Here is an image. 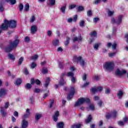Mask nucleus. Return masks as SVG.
<instances>
[{
    "label": "nucleus",
    "mask_w": 128,
    "mask_h": 128,
    "mask_svg": "<svg viewBox=\"0 0 128 128\" xmlns=\"http://www.w3.org/2000/svg\"><path fill=\"white\" fill-rule=\"evenodd\" d=\"M20 42V40H16L14 41H9V44L4 48V50L6 52H12L14 48L18 47V45Z\"/></svg>",
    "instance_id": "nucleus-1"
},
{
    "label": "nucleus",
    "mask_w": 128,
    "mask_h": 128,
    "mask_svg": "<svg viewBox=\"0 0 128 128\" xmlns=\"http://www.w3.org/2000/svg\"><path fill=\"white\" fill-rule=\"evenodd\" d=\"M4 24H5V26L6 25L8 26H8L11 28H16V21L14 20H10L8 21L6 20H4Z\"/></svg>",
    "instance_id": "nucleus-2"
},
{
    "label": "nucleus",
    "mask_w": 128,
    "mask_h": 128,
    "mask_svg": "<svg viewBox=\"0 0 128 128\" xmlns=\"http://www.w3.org/2000/svg\"><path fill=\"white\" fill-rule=\"evenodd\" d=\"M74 62H80V65L82 68H86V63L84 62V60L82 56L78 57L76 56H74L73 59Z\"/></svg>",
    "instance_id": "nucleus-3"
},
{
    "label": "nucleus",
    "mask_w": 128,
    "mask_h": 128,
    "mask_svg": "<svg viewBox=\"0 0 128 128\" xmlns=\"http://www.w3.org/2000/svg\"><path fill=\"white\" fill-rule=\"evenodd\" d=\"M84 102H86V104H89L90 100L88 98H81L78 99L77 102L75 103L74 106H82V104H84Z\"/></svg>",
    "instance_id": "nucleus-4"
},
{
    "label": "nucleus",
    "mask_w": 128,
    "mask_h": 128,
    "mask_svg": "<svg viewBox=\"0 0 128 128\" xmlns=\"http://www.w3.org/2000/svg\"><path fill=\"white\" fill-rule=\"evenodd\" d=\"M122 18L124 16L122 15H120L118 18L116 19L112 18H111V24H116L117 26H120V24H122Z\"/></svg>",
    "instance_id": "nucleus-5"
},
{
    "label": "nucleus",
    "mask_w": 128,
    "mask_h": 128,
    "mask_svg": "<svg viewBox=\"0 0 128 128\" xmlns=\"http://www.w3.org/2000/svg\"><path fill=\"white\" fill-rule=\"evenodd\" d=\"M114 68V65L112 62H106L104 66V68L106 70L112 72Z\"/></svg>",
    "instance_id": "nucleus-6"
},
{
    "label": "nucleus",
    "mask_w": 128,
    "mask_h": 128,
    "mask_svg": "<svg viewBox=\"0 0 128 128\" xmlns=\"http://www.w3.org/2000/svg\"><path fill=\"white\" fill-rule=\"evenodd\" d=\"M102 86H94L93 88H92L90 90V92L93 94H95L96 92H102Z\"/></svg>",
    "instance_id": "nucleus-7"
},
{
    "label": "nucleus",
    "mask_w": 128,
    "mask_h": 128,
    "mask_svg": "<svg viewBox=\"0 0 128 128\" xmlns=\"http://www.w3.org/2000/svg\"><path fill=\"white\" fill-rule=\"evenodd\" d=\"M74 88L71 87L70 90V94L67 96V98L68 100H72V98L74 96Z\"/></svg>",
    "instance_id": "nucleus-8"
},
{
    "label": "nucleus",
    "mask_w": 128,
    "mask_h": 128,
    "mask_svg": "<svg viewBox=\"0 0 128 128\" xmlns=\"http://www.w3.org/2000/svg\"><path fill=\"white\" fill-rule=\"evenodd\" d=\"M90 42H92L94 40V39L92 38H96V32L94 31L92 32L90 34Z\"/></svg>",
    "instance_id": "nucleus-9"
},
{
    "label": "nucleus",
    "mask_w": 128,
    "mask_h": 128,
    "mask_svg": "<svg viewBox=\"0 0 128 128\" xmlns=\"http://www.w3.org/2000/svg\"><path fill=\"white\" fill-rule=\"evenodd\" d=\"M30 84H36L38 86L40 84L41 82L38 79H36V80H34V78H32L30 80Z\"/></svg>",
    "instance_id": "nucleus-10"
},
{
    "label": "nucleus",
    "mask_w": 128,
    "mask_h": 128,
    "mask_svg": "<svg viewBox=\"0 0 128 128\" xmlns=\"http://www.w3.org/2000/svg\"><path fill=\"white\" fill-rule=\"evenodd\" d=\"M6 94V90L4 88L0 89V98H4Z\"/></svg>",
    "instance_id": "nucleus-11"
},
{
    "label": "nucleus",
    "mask_w": 128,
    "mask_h": 128,
    "mask_svg": "<svg viewBox=\"0 0 128 128\" xmlns=\"http://www.w3.org/2000/svg\"><path fill=\"white\" fill-rule=\"evenodd\" d=\"M116 74L117 76H122V74H126V70H122L120 71L119 69H118L116 72Z\"/></svg>",
    "instance_id": "nucleus-12"
},
{
    "label": "nucleus",
    "mask_w": 128,
    "mask_h": 128,
    "mask_svg": "<svg viewBox=\"0 0 128 128\" xmlns=\"http://www.w3.org/2000/svg\"><path fill=\"white\" fill-rule=\"evenodd\" d=\"M28 126V122L26 120L24 119L22 123V128H26Z\"/></svg>",
    "instance_id": "nucleus-13"
},
{
    "label": "nucleus",
    "mask_w": 128,
    "mask_h": 128,
    "mask_svg": "<svg viewBox=\"0 0 128 128\" xmlns=\"http://www.w3.org/2000/svg\"><path fill=\"white\" fill-rule=\"evenodd\" d=\"M8 30V25H6L4 23L2 24L0 27V34H2V30Z\"/></svg>",
    "instance_id": "nucleus-14"
},
{
    "label": "nucleus",
    "mask_w": 128,
    "mask_h": 128,
    "mask_svg": "<svg viewBox=\"0 0 128 128\" xmlns=\"http://www.w3.org/2000/svg\"><path fill=\"white\" fill-rule=\"evenodd\" d=\"M37 30H38V28H36V26L34 25L31 26V29H30L31 34H35V32H36Z\"/></svg>",
    "instance_id": "nucleus-15"
},
{
    "label": "nucleus",
    "mask_w": 128,
    "mask_h": 128,
    "mask_svg": "<svg viewBox=\"0 0 128 128\" xmlns=\"http://www.w3.org/2000/svg\"><path fill=\"white\" fill-rule=\"evenodd\" d=\"M0 112L2 114V116H6L8 114V112H6V110H4V107H0Z\"/></svg>",
    "instance_id": "nucleus-16"
},
{
    "label": "nucleus",
    "mask_w": 128,
    "mask_h": 128,
    "mask_svg": "<svg viewBox=\"0 0 128 128\" xmlns=\"http://www.w3.org/2000/svg\"><path fill=\"white\" fill-rule=\"evenodd\" d=\"M59 114L60 112H58V111H56L55 112L54 116H53V120L54 122H58V118Z\"/></svg>",
    "instance_id": "nucleus-17"
},
{
    "label": "nucleus",
    "mask_w": 128,
    "mask_h": 128,
    "mask_svg": "<svg viewBox=\"0 0 128 128\" xmlns=\"http://www.w3.org/2000/svg\"><path fill=\"white\" fill-rule=\"evenodd\" d=\"M42 116V114L40 113H36L35 115V120L36 122H38L39 120L40 119V118Z\"/></svg>",
    "instance_id": "nucleus-18"
},
{
    "label": "nucleus",
    "mask_w": 128,
    "mask_h": 128,
    "mask_svg": "<svg viewBox=\"0 0 128 128\" xmlns=\"http://www.w3.org/2000/svg\"><path fill=\"white\" fill-rule=\"evenodd\" d=\"M22 79H20V78H18L16 80V81L14 84L15 86H20V84H22Z\"/></svg>",
    "instance_id": "nucleus-19"
},
{
    "label": "nucleus",
    "mask_w": 128,
    "mask_h": 128,
    "mask_svg": "<svg viewBox=\"0 0 128 128\" xmlns=\"http://www.w3.org/2000/svg\"><path fill=\"white\" fill-rule=\"evenodd\" d=\"M124 94V91L120 90L118 92V93L117 94V96L118 98H122Z\"/></svg>",
    "instance_id": "nucleus-20"
},
{
    "label": "nucleus",
    "mask_w": 128,
    "mask_h": 128,
    "mask_svg": "<svg viewBox=\"0 0 128 128\" xmlns=\"http://www.w3.org/2000/svg\"><path fill=\"white\" fill-rule=\"evenodd\" d=\"M66 82L63 78H61V80H60L58 82V86H64Z\"/></svg>",
    "instance_id": "nucleus-21"
},
{
    "label": "nucleus",
    "mask_w": 128,
    "mask_h": 128,
    "mask_svg": "<svg viewBox=\"0 0 128 128\" xmlns=\"http://www.w3.org/2000/svg\"><path fill=\"white\" fill-rule=\"evenodd\" d=\"M48 6H54L56 4V0H48Z\"/></svg>",
    "instance_id": "nucleus-22"
},
{
    "label": "nucleus",
    "mask_w": 128,
    "mask_h": 128,
    "mask_svg": "<svg viewBox=\"0 0 128 128\" xmlns=\"http://www.w3.org/2000/svg\"><path fill=\"white\" fill-rule=\"evenodd\" d=\"M64 122H58L56 125V128H64Z\"/></svg>",
    "instance_id": "nucleus-23"
},
{
    "label": "nucleus",
    "mask_w": 128,
    "mask_h": 128,
    "mask_svg": "<svg viewBox=\"0 0 128 128\" xmlns=\"http://www.w3.org/2000/svg\"><path fill=\"white\" fill-rule=\"evenodd\" d=\"M60 42L58 41V40H56L52 41V44L54 46H58Z\"/></svg>",
    "instance_id": "nucleus-24"
},
{
    "label": "nucleus",
    "mask_w": 128,
    "mask_h": 128,
    "mask_svg": "<svg viewBox=\"0 0 128 128\" xmlns=\"http://www.w3.org/2000/svg\"><path fill=\"white\" fill-rule=\"evenodd\" d=\"M92 115L90 114L88 118L85 120L86 124H88V122H92Z\"/></svg>",
    "instance_id": "nucleus-25"
},
{
    "label": "nucleus",
    "mask_w": 128,
    "mask_h": 128,
    "mask_svg": "<svg viewBox=\"0 0 128 128\" xmlns=\"http://www.w3.org/2000/svg\"><path fill=\"white\" fill-rule=\"evenodd\" d=\"M72 40L74 42H78V40H82V37H74L72 38Z\"/></svg>",
    "instance_id": "nucleus-26"
},
{
    "label": "nucleus",
    "mask_w": 128,
    "mask_h": 128,
    "mask_svg": "<svg viewBox=\"0 0 128 128\" xmlns=\"http://www.w3.org/2000/svg\"><path fill=\"white\" fill-rule=\"evenodd\" d=\"M32 83H28L25 85V88L26 90H30L32 88Z\"/></svg>",
    "instance_id": "nucleus-27"
},
{
    "label": "nucleus",
    "mask_w": 128,
    "mask_h": 128,
    "mask_svg": "<svg viewBox=\"0 0 128 128\" xmlns=\"http://www.w3.org/2000/svg\"><path fill=\"white\" fill-rule=\"evenodd\" d=\"M48 84H50V78H46L44 86H45V88H48Z\"/></svg>",
    "instance_id": "nucleus-28"
},
{
    "label": "nucleus",
    "mask_w": 128,
    "mask_h": 128,
    "mask_svg": "<svg viewBox=\"0 0 128 128\" xmlns=\"http://www.w3.org/2000/svg\"><path fill=\"white\" fill-rule=\"evenodd\" d=\"M107 12L108 14V16H114V10L112 11L110 10H108Z\"/></svg>",
    "instance_id": "nucleus-29"
},
{
    "label": "nucleus",
    "mask_w": 128,
    "mask_h": 128,
    "mask_svg": "<svg viewBox=\"0 0 128 128\" xmlns=\"http://www.w3.org/2000/svg\"><path fill=\"white\" fill-rule=\"evenodd\" d=\"M24 10L26 12H28V10H30V4H26L24 6Z\"/></svg>",
    "instance_id": "nucleus-30"
},
{
    "label": "nucleus",
    "mask_w": 128,
    "mask_h": 128,
    "mask_svg": "<svg viewBox=\"0 0 128 128\" xmlns=\"http://www.w3.org/2000/svg\"><path fill=\"white\" fill-rule=\"evenodd\" d=\"M76 10H78V12H82V10H84V8L82 6H78L76 8Z\"/></svg>",
    "instance_id": "nucleus-31"
},
{
    "label": "nucleus",
    "mask_w": 128,
    "mask_h": 128,
    "mask_svg": "<svg viewBox=\"0 0 128 128\" xmlns=\"http://www.w3.org/2000/svg\"><path fill=\"white\" fill-rule=\"evenodd\" d=\"M8 58H10V60H14V56L12 55V54H9L8 55Z\"/></svg>",
    "instance_id": "nucleus-32"
},
{
    "label": "nucleus",
    "mask_w": 128,
    "mask_h": 128,
    "mask_svg": "<svg viewBox=\"0 0 128 128\" xmlns=\"http://www.w3.org/2000/svg\"><path fill=\"white\" fill-rule=\"evenodd\" d=\"M101 44L100 43H97L95 45H94V50H98V46H100Z\"/></svg>",
    "instance_id": "nucleus-33"
},
{
    "label": "nucleus",
    "mask_w": 128,
    "mask_h": 128,
    "mask_svg": "<svg viewBox=\"0 0 128 128\" xmlns=\"http://www.w3.org/2000/svg\"><path fill=\"white\" fill-rule=\"evenodd\" d=\"M88 108L90 110H94V106L93 104H90Z\"/></svg>",
    "instance_id": "nucleus-34"
},
{
    "label": "nucleus",
    "mask_w": 128,
    "mask_h": 128,
    "mask_svg": "<svg viewBox=\"0 0 128 128\" xmlns=\"http://www.w3.org/2000/svg\"><path fill=\"white\" fill-rule=\"evenodd\" d=\"M80 126H82V124H74L71 126L70 128H80Z\"/></svg>",
    "instance_id": "nucleus-35"
},
{
    "label": "nucleus",
    "mask_w": 128,
    "mask_h": 128,
    "mask_svg": "<svg viewBox=\"0 0 128 128\" xmlns=\"http://www.w3.org/2000/svg\"><path fill=\"white\" fill-rule=\"evenodd\" d=\"M22 62H24V57H21L20 58H19L18 60V64L19 66H20V64H22Z\"/></svg>",
    "instance_id": "nucleus-36"
},
{
    "label": "nucleus",
    "mask_w": 128,
    "mask_h": 128,
    "mask_svg": "<svg viewBox=\"0 0 128 128\" xmlns=\"http://www.w3.org/2000/svg\"><path fill=\"white\" fill-rule=\"evenodd\" d=\"M80 28H83V26H84V20H82L80 24Z\"/></svg>",
    "instance_id": "nucleus-37"
},
{
    "label": "nucleus",
    "mask_w": 128,
    "mask_h": 128,
    "mask_svg": "<svg viewBox=\"0 0 128 128\" xmlns=\"http://www.w3.org/2000/svg\"><path fill=\"white\" fill-rule=\"evenodd\" d=\"M54 102V99L51 100V102H50V106H48V108H52Z\"/></svg>",
    "instance_id": "nucleus-38"
},
{
    "label": "nucleus",
    "mask_w": 128,
    "mask_h": 128,
    "mask_svg": "<svg viewBox=\"0 0 128 128\" xmlns=\"http://www.w3.org/2000/svg\"><path fill=\"white\" fill-rule=\"evenodd\" d=\"M87 16H92V10H88L87 11Z\"/></svg>",
    "instance_id": "nucleus-39"
},
{
    "label": "nucleus",
    "mask_w": 128,
    "mask_h": 128,
    "mask_svg": "<svg viewBox=\"0 0 128 128\" xmlns=\"http://www.w3.org/2000/svg\"><path fill=\"white\" fill-rule=\"evenodd\" d=\"M38 55H34L31 56L32 60H38Z\"/></svg>",
    "instance_id": "nucleus-40"
},
{
    "label": "nucleus",
    "mask_w": 128,
    "mask_h": 128,
    "mask_svg": "<svg viewBox=\"0 0 128 128\" xmlns=\"http://www.w3.org/2000/svg\"><path fill=\"white\" fill-rule=\"evenodd\" d=\"M24 10V4H19V10L22 12Z\"/></svg>",
    "instance_id": "nucleus-41"
},
{
    "label": "nucleus",
    "mask_w": 128,
    "mask_h": 128,
    "mask_svg": "<svg viewBox=\"0 0 128 128\" xmlns=\"http://www.w3.org/2000/svg\"><path fill=\"white\" fill-rule=\"evenodd\" d=\"M70 39L69 38H66V42L64 43L65 46H66L68 45V44H70Z\"/></svg>",
    "instance_id": "nucleus-42"
},
{
    "label": "nucleus",
    "mask_w": 128,
    "mask_h": 128,
    "mask_svg": "<svg viewBox=\"0 0 128 128\" xmlns=\"http://www.w3.org/2000/svg\"><path fill=\"white\" fill-rule=\"evenodd\" d=\"M60 10L64 14V12H66V6H63L62 8H61Z\"/></svg>",
    "instance_id": "nucleus-43"
},
{
    "label": "nucleus",
    "mask_w": 128,
    "mask_h": 128,
    "mask_svg": "<svg viewBox=\"0 0 128 128\" xmlns=\"http://www.w3.org/2000/svg\"><path fill=\"white\" fill-rule=\"evenodd\" d=\"M118 114V112L116 111H114L112 113V116H113V118H116V114Z\"/></svg>",
    "instance_id": "nucleus-44"
},
{
    "label": "nucleus",
    "mask_w": 128,
    "mask_h": 128,
    "mask_svg": "<svg viewBox=\"0 0 128 128\" xmlns=\"http://www.w3.org/2000/svg\"><path fill=\"white\" fill-rule=\"evenodd\" d=\"M74 76V72H68V74H67V76Z\"/></svg>",
    "instance_id": "nucleus-45"
},
{
    "label": "nucleus",
    "mask_w": 128,
    "mask_h": 128,
    "mask_svg": "<svg viewBox=\"0 0 128 128\" xmlns=\"http://www.w3.org/2000/svg\"><path fill=\"white\" fill-rule=\"evenodd\" d=\"M30 103L34 104V96L30 97Z\"/></svg>",
    "instance_id": "nucleus-46"
},
{
    "label": "nucleus",
    "mask_w": 128,
    "mask_h": 128,
    "mask_svg": "<svg viewBox=\"0 0 128 128\" xmlns=\"http://www.w3.org/2000/svg\"><path fill=\"white\" fill-rule=\"evenodd\" d=\"M106 118H108V120L109 118H112V114L110 113H108L106 116Z\"/></svg>",
    "instance_id": "nucleus-47"
},
{
    "label": "nucleus",
    "mask_w": 128,
    "mask_h": 128,
    "mask_svg": "<svg viewBox=\"0 0 128 128\" xmlns=\"http://www.w3.org/2000/svg\"><path fill=\"white\" fill-rule=\"evenodd\" d=\"M117 44L116 43L114 42L112 44V50H116V48Z\"/></svg>",
    "instance_id": "nucleus-48"
},
{
    "label": "nucleus",
    "mask_w": 128,
    "mask_h": 128,
    "mask_svg": "<svg viewBox=\"0 0 128 128\" xmlns=\"http://www.w3.org/2000/svg\"><path fill=\"white\" fill-rule=\"evenodd\" d=\"M34 92H36V94H38V92H40V90L38 89V88H36L34 90Z\"/></svg>",
    "instance_id": "nucleus-49"
},
{
    "label": "nucleus",
    "mask_w": 128,
    "mask_h": 128,
    "mask_svg": "<svg viewBox=\"0 0 128 128\" xmlns=\"http://www.w3.org/2000/svg\"><path fill=\"white\" fill-rule=\"evenodd\" d=\"M116 27H113L112 34H116Z\"/></svg>",
    "instance_id": "nucleus-50"
},
{
    "label": "nucleus",
    "mask_w": 128,
    "mask_h": 128,
    "mask_svg": "<svg viewBox=\"0 0 128 128\" xmlns=\"http://www.w3.org/2000/svg\"><path fill=\"white\" fill-rule=\"evenodd\" d=\"M100 2V0H96L94 2V4H98Z\"/></svg>",
    "instance_id": "nucleus-51"
},
{
    "label": "nucleus",
    "mask_w": 128,
    "mask_h": 128,
    "mask_svg": "<svg viewBox=\"0 0 128 128\" xmlns=\"http://www.w3.org/2000/svg\"><path fill=\"white\" fill-rule=\"evenodd\" d=\"M98 106L102 108V100H100L98 102Z\"/></svg>",
    "instance_id": "nucleus-52"
},
{
    "label": "nucleus",
    "mask_w": 128,
    "mask_h": 128,
    "mask_svg": "<svg viewBox=\"0 0 128 128\" xmlns=\"http://www.w3.org/2000/svg\"><path fill=\"white\" fill-rule=\"evenodd\" d=\"M36 66V63L32 62V64H31V68H35Z\"/></svg>",
    "instance_id": "nucleus-53"
},
{
    "label": "nucleus",
    "mask_w": 128,
    "mask_h": 128,
    "mask_svg": "<svg viewBox=\"0 0 128 128\" xmlns=\"http://www.w3.org/2000/svg\"><path fill=\"white\" fill-rule=\"evenodd\" d=\"M59 64V68H64V63H62V62H60L58 63Z\"/></svg>",
    "instance_id": "nucleus-54"
},
{
    "label": "nucleus",
    "mask_w": 128,
    "mask_h": 128,
    "mask_svg": "<svg viewBox=\"0 0 128 128\" xmlns=\"http://www.w3.org/2000/svg\"><path fill=\"white\" fill-rule=\"evenodd\" d=\"M108 56H109L110 58H112V56H116V52L109 53Z\"/></svg>",
    "instance_id": "nucleus-55"
},
{
    "label": "nucleus",
    "mask_w": 128,
    "mask_h": 128,
    "mask_svg": "<svg viewBox=\"0 0 128 128\" xmlns=\"http://www.w3.org/2000/svg\"><path fill=\"white\" fill-rule=\"evenodd\" d=\"M10 2L11 4H16V0H10Z\"/></svg>",
    "instance_id": "nucleus-56"
},
{
    "label": "nucleus",
    "mask_w": 128,
    "mask_h": 128,
    "mask_svg": "<svg viewBox=\"0 0 128 128\" xmlns=\"http://www.w3.org/2000/svg\"><path fill=\"white\" fill-rule=\"evenodd\" d=\"M76 20H78V15H75L73 18V22H76Z\"/></svg>",
    "instance_id": "nucleus-57"
},
{
    "label": "nucleus",
    "mask_w": 128,
    "mask_h": 128,
    "mask_svg": "<svg viewBox=\"0 0 128 128\" xmlns=\"http://www.w3.org/2000/svg\"><path fill=\"white\" fill-rule=\"evenodd\" d=\"M52 31L50 30H48L47 32V36H52Z\"/></svg>",
    "instance_id": "nucleus-58"
},
{
    "label": "nucleus",
    "mask_w": 128,
    "mask_h": 128,
    "mask_svg": "<svg viewBox=\"0 0 128 128\" xmlns=\"http://www.w3.org/2000/svg\"><path fill=\"white\" fill-rule=\"evenodd\" d=\"M24 73L25 74H28V68H24Z\"/></svg>",
    "instance_id": "nucleus-59"
},
{
    "label": "nucleus",
    "mask_w": 128,
    "mask_h": 128,
    "mask_svg": "<svg viewBox=\"0 0 128 128\" xmlns=\"http://www.w3.org/2000/svg\"><path fill=\"white\" fill-rule=\"evenodd\" d=\"M118 124L119 126H124V122H122V121H119L118 122Z\"/></svg>",
    "instance_id": "nucleus-60"
},
{
    "label": "nucleus",
    "mask_w": 128,
    "mask_h": 128,
    "mask_svg": "<svg viewBox=\"0 0 128 128\" xmlns=\"http://www.w3.org/2000/svg\"><path fill=\"white\" fill-rule=\"evenodd\" d=\"M35 20H36V17H34V16H32L31 18L30 22H34Z\"/></svg>",
    "instance_id": "nucleus-61"
},
{
    "label": "nucleus",
    "mask_w": 128,
    "mask_h": 128,
    "mask_svg": "<svg viewBox=\"0 0 128 128\" xmlns=\"http://www.w3.org/2000/svg\"><path fill=\"white\" fill-rule=\"evenodd\" d=\"M8 106H10V102H7L5 104L4 108H8Z\"/></svg>",
    "instance_id": "nucleus-62"
},
{
    "label": "nucleus",
    "mask_w": 128,
    "mask_h": 128,
    "mask_svg": "<svg viewBox=\"0 0 128 128\" xmlns=\"http://www.w3.org/2000/svg\"><path fill=\"white\" fill-rule=\"evenodd\" d=\"M64 50H62V48L61 47H58L57 48V51L62 52Z\"/></svg>",
    "instance_id": "nucleus-63"
},
{
    "label": "nucleus",
    "mask_w": 128,
    "mask_h": 128,
    "mask_svg": "<svg viewBox=\"0 0 128 128\" xmlns=\"http://www.w3.org/2000/svg\"><path fill=\"white\" fill-rule=\"evenodd\" d=\"M48 72V70L47 69H43L42 70V73L44 74H46Z\"/></svg>",
    "instance_id": "nucleus-64"
}]
</instances>
